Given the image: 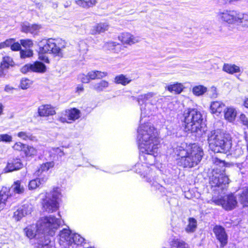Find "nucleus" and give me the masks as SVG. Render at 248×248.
Masks as SVG:
<instances>
[{
  "mask_svg": "<svg viewBox=\"0 0 248 248\" xmlns=\"http://www.w3.org/2000/svg\"><path fill=\"white\" fill-rule=\"evenodd\" d=\"M158 100L159 97L152 92L140 95L137 98L141 110L140 124L137 130L139 158L141 162L148 166H152L155 162L160 140L153 125L149 122L142 124V120L156 111Z\"/></svg>",
  "mask_w": 248,
  "mask_h": 248,
  "instance_id": "nucleus-1",
  "label": "nucleus"
},
{
  "mask_svg": "<svg viewBox=\"0 0 248 248\" xmlns=\"http://www.w3.org/2000/svg\"><path fill=\"white\" fill-rule=\"evenodd\" d=\"M61 224L59 218L50 215L41 218L36 224L28 226L24 229L26 236L33 239L34 248H51L52 237Z\"/></svg>",
  "mask_w": 248,
  "mask_h": 248,
  "instance_id": "nucleus-2",
  "label": "nucleus"
},
{
  "mask_svg": "<svg viewBox=\"0 0 248 248\" xmlns=\"http://www.w3.org/2000/svg\"><path fill=\"white\" fill-rule=\"evenodd\" d=\"M223 170L222 172L219 173L217 170H214L213 175L210 178V184L214 190L217 191L220 194L224 193V191L226 190L229 184V179ZM211 203H214L217 205H221L223 209L230 211L234 209L237 203L236 198L232 194L217 196H213Z\"/></svg>",
  "mask_w": 248,
  "mask_h": 248,
  "instance_id": "nucleus-3",
  "label": "nucleus"
},
{
  "mask_svg": "<svg viewBox=\"0 0 248 248\" xmlns=\"http://www.w3.org/2000/svg\"><path fill=\"white\" fill-rule=\"evenodd\" d=\"M173 152L179 158L177 163L184 168H193L201 161L203 155L202 149L196 143H178L173 146Z\"/></svg>",
  "mask_w": 248,
  "mask_h": 248,
  "instance_id": "nucleus-4",
  "label": "nucleus"
},
{
  "mask_svg": "<svg viewBox=\"0 0 248 248\" xmlns=\"http://www.w3.org/2000/svg\"><path fill=\"white\" fill-rule=\"evenodd\" d=\"M185 129L197 136L202 137L207 130L201 112L195 108H188L183 113Z\"/></svg>",
  "mask_w": 248,
  "mask_h": 248,
  "instance_id": "nucleus-5",
  "label": "nucleus"
},
{
  "mask_svg": "<svg viewBox=\"0 0 248 248\" xmlns=\"http://www.w3.org/2000/svg\"><path fill=\"white\" fill-rule=\"evenodd\" d=\"M207 136L210 148L214 152H226L232 147V140L228 134L214 130L210 131Z\"/></svg>",
  "mask_w": 248,
  "mask_h": 248,
  "instance_id": "nucleus-6",
  "label": "nucleus"
},
{
  "mask_svg": "<svg viewBox=\"0 0 248 248\" xmlns=\"http://www.w3.org/2000/svg\"><path fill=\"white\" fill-rule=\"evenodd\" d=\"M134 171L140 174L145 181L151 185V190L160 193L165 192V188L160 185L156 180L154 172L150 168L149 166L141 163L136 164L134 168Z\"/></svg>",
  "mask_w": 248,
  "mask_h": 248,
  "instance_id": "nucleus-7",
  "label": "nucleus"
},
{
  "mask_svg": "<svg viewBox=\"0 0 248 248\" xmlns=\"http://www.w3.org/2000/svg\"><path fill=\"white\" fill-rule=\"evenodd\" d=\"M38 46L39 59L46 63H49V59L45 55L46 53L53 54L59 57L62 56V52L60 47L58 46L55 40L52 38L43 39L40 41Z\"/></svg>",
  "mask_w": 248,
  "mask_h": 248,
  "instance_id": "nucleus-8",
  "label": "nucleus"
},
{
  "mask_svg": "<svg viewBox=\"0 0 248 248\" xmlns=\"http://www.w3.org/2000/svg\"><path fill=\"white\" fill-rule=\"evenodd\" d=\"M62 195L59 187H54L49 192H46L42 199L43 209L46 212L52 213L56 211L59 207V201Z\"/></svg>",
  "mask_w": 248,
  "mask_h": 248,
  "instance_id": "nucleus-9",
  "label": "nucleus"
},
{
  "mask_svg": "<svg viewBox=\"0 0 248 248\" xmlns=\"http://www.w3.org/2000/svg\"><path fill=\"white\" fill-rule=\"evenodd\" d=\"M53 161L47 162L41 165L38 169L35 171V175L38 177L30 181L28 187L30 190H32L39 187L40 185L45 184L48 177L47 171L54 167Z\"/></svg>",
  "mask_w": 248,
  "mask_h": 248,
  "instance_id": "nucleus-10",
  "label": "nucleus"
},
{
  "mask_svg": "<svg viewBox=\"0 0 248 248\" xmlns=\"http://www.w3.org/2000/svg\"><path fill=\"white\" fill-rule=\"evenodd\" d=\"M80 111L76 108L66 109L62 111L58 120L62 123L71 124L80 117Z\"/></svg>",
  "mask_w": 248,
  "mask_h": 248,
  "instance_id": "nucleus-11",
  "label": "nucleus"
},
{
  "mask_svg": "<svg viewBox=\"0 0 248 248\" xmlns=\"http://www.w3.org/2000/svg\"><path fill=\"white\" fill-rule=\"evenodd\" d=\"M73 233L71 230L68 229H63L61 231L59 234L60 245L63 248L71 246Z\"/></svg>",
  "mask_w": 248,
  "mask_h": 248,
  "instance_id": "nucleus-12",
  "label": "nucleus"
},
{
  "mask_svg": "<svg viewBox=\"0 0 248 248\" xmlns=\"http://www.w3.org/2000/svg\"><path fill=\"white\" fill-rule=\"evenodd\" d=\"M238 12L233 10H224L217 14L218 18L228 24H235Z\"/></svg>",
  "mask_w": 248,
  "mask_h": 248,
  "instance_id": "nucleus-13",
  "label": "nucleus"
},
{
  "mask_svg": "<svg viewBox=\"0 0 248 248\" xmlns=\"http://www.w3.org/2000/svg\"><path fill=\"white\" fill-rule=\"evenodd\" d=\"M21 71L23 73H26L30 71L37 73H44L46 71V66L42 62L37 61L32 64L29 63L26 64L21 68Z\"/></svg>",
  "mask_w": 248,
  "mask_h": 248,
  "instance_id": "nucleus-14",
  "label": "nucleus"
},
{
  "mask_svg": "<svg viewBox=\"0 0 248 248\" xmlns=\"http://www.w3.org/2000/svg\"><path fill=\"white\" fill-rule=\"evenodd\" d=\"M213 232L217 239L219 241L221 246L223 247L227 243L228 236L225 229L220 226L216 225L213 229Z\"/></svg>",
  "mask_w": 248,
  "mask_h": 248,
  "instance_id": "nucleus-15",
  "label": "nucleus"
},
{
  "mask_svg": "<svg viewBox=\"0 0 248 248\" xmlns=\"http://www.w3.org/2000/svg\"><path fill=\"white\" fill-rule=\"evenodd\" d=\"M23 166V165L19 158L10 159L8 160L4 170L5 172L13 171L21 169Z\"/></svg>",
  "mask_w": 248,
  "mask_h": 248,
  "instance_id": "nucleus-16",
  "label": "nucleus"
},
{
  "mask_svg": "<svg viewBox=\"0 0 248 248\" xmlns=\"http://www.w3.org/2000/svg\"><path fill=\"white\" fill-rule=\"evenodd\" d=\"M38 113L41 117H46L54 115L56 114L54 108L50 105H43L39 107Z\"/></svg>",
  "mask_w": 248,
  "mask_h": 248,
  "instance_id": "nucleus-17",
  "label": "nucleus"
},
{
  "mask_svg": "<svg viewBox=\"0 0 248 248\" xmlns=\"http://www.w3.org/2000/svg\"><path fill=\"white\" fill-rule=\"evenodd\" d=\"M119 40L123 44L131 45L139 41V38L135 37L132 34L128 32L122 33L118 37Z\"/></svg>",
  "mask_w": 248,
  "mask_h": 248,
  "instance_id": "nucleus-18",
  "label": "nucleus"
},
{
  "mask_svg": "<svg viewBox=\"0 0 248 248\" xmlns=\"http://www.w3.org/2000/svg\"><path fill=\"white\" fill-rule=\"evenodd\" d=\"M41 29V26L37 24H30L24 23L22 25V31L24 32H30L32 34H36Z\"/></svg>",
  "mask_w": 248,
  "mask_h": 248,
  "instance_id": "nucleus-19",
  "label": "nucleus"
},
{
  "mask_svg": "<svg viewBox=\"0 0 248 248\" xmlns=\"http://www.w3.org/2000/svg\"><path fill=\"white\" fill-rule=\"evenodd\" d=\"M12 194H22L25 191V187L20 180H16L14 182L11 187L9 188Z\"/></svg>",
  "mask_w": 248,
  "mask_h": 248,
  "instance_id": "nucleus-20",
  "label": "nucleus"
},
{
  "mask_svg": "<svg viewBox=\"0 0 248 248\" xmlns=\"http://www.w3.org/2000/svg\"><path fill=\"white\" fill-rule=\"evenodd\" d=\"M224 113L225 119L230 122H232L235 119L237 112L234 108L229 107L224 109Z\"/></svg>",
  "mask_w": 248,
  "mask_h": 248,
  "instance_id": "nucleus-21",
  "label": "nucleus"
},
{
  "mask_svg": "<svg viewBox=\"0 0 248 248\" xmlns=\"http://www.w3.org/2000/svg\"><path fill=\"white\" fill-rule=\"evenodd\" d=\"M225 105L220 101L212 102L210 105L211 112L218 115L224 110Z\"/></svg>",
  "mask_w": 248,
  "mask_h": 248,
  "instance_id": "nucleus-22",
  "label": "nucleus"
},
{
  "mask_svg": "<svg viewBox=\"0 0 248 248\" xmlns=\"http://www.w3.org/2000/svg\"><path fill=\"white\" fill-rule=\"evenodd\" d=\"M235 24L243 27H248V14L238 12Z\"/></svg>",
  "mask_w": 248,
  "mask_h": 248,
  "instance_id": "nucleus-23",
  "label": "nucleus"
},
{
  "mask_svg": "<svg viewBox=\"0 0 248 248\" xmlns=\"http://www.w3.org/2000/svg\"><path fill=\"white\" fill-rule=\"evenodd\" d=\"M13 196L10 189L7 187H2L0 191V201L7 204L8 199Z\"/></svg>",
  "mask_w": 248,
  "mask_h": 248,
  "instance_id": "nucleus-24",
  "label": "nucleus"
},
{
  "mask_svg": "<svg viewBox=\"0 0 248 248\" xmlns=\"http://www.w3.org/2000/svg\"><path fill=\"white\" fill-rule=\"evenodd\" d=\"M222 70L230 74H233L241 72L240 68L238 66L234 64L231 63H224L223 66Z\"/></svg>",
  "mask_w": 248,
  "mask_h": 248,
  "instance_id": "nucleus-25",
  "label": "nucleus"
},
{
  "mask_svg": "<svg viewBox=\"0 0 248 248\" xmlns=\"http://www.w3.org/2000/svg\"><path fill=\"white\" fill-rule=\"evenodd\" d=\"M108 29V25L107 23H100L94 26L91 30L92 34L100 33L105 32Z\"/></svg>",
  "mask_w": 248,
  "mask_h": 248,
  "instance_id": "nucleus-26",
  "label": "nucleus"
},
{
  "mask_svg": "<svg viewBox=\"0 0 248 248\" xmlns=\"http://www.w3.org/2000/svg\"><path fill=\"white\" fill-rule=\"evenodd\" d=\"M86 244L85 239L78 233H74L73 234V239L72 240V245L71 246H83Z\"/></svg>",
  "mask_w": 248,
  "mask_h": 248,
  "instance_id": "nucleus-27",
  "label": "nucleus"
},
{
  "mask_svg": "<svg viewBox=\"0 0 248 248\" xmlns=\"http://www.w3.org/2000/svg\"><path fill=\"white\" fill-rule=\"evenodd\" d=\"M168 90L171 92L177 94L180 93L184 89V86L182 83H175L173 84L170 85L167 87Z\"/></svg>",
  "mask_w": 248,
  "mask_h": 248,
  "instance_id": "nucleus-28",
  "label": "nucleus"
},
{
  "mask_svg": "<svg viewBox=\"0 0 248 248\" xmlns=\"http://www.w3.org/2000/svg\"><path fill=\"white\" fill-rule=\"evenodd\" d=\"M131 80V78L126 77L123 74L116 76L114 78L115 83L117 84H120L124 86L129 83Z\"/></svg>",
  "mask_w": 248,
  "mask_h": 248,
  "instance_id": "nucleus-29",
  "label": "nucleus"
},
{
  "mask_svg": "<svg viewBox=\"0 0 248 248\" xmlns=\"http://www.w3.org/2000/svg\"><path fill=\"white\" fill-rule=\"evenodd\" d=\"M108 82L106 80H101L98 83L92 85L93 89L98 92L104 91L108 87Z\"/></svg>",
  "mask_w": 248,
  "mask_h": 248,
  "instance_id": "nucleus-30",
  "label": "nucleus"
},
{
  "mask_svg": "<svg viewBox=\"0 0 248 248\" xmlns=\"http://www.w3.org/2000/svg\"><path fill=\"white\" fill-rule=\"evenodd\" d=\"M88 76L90 79H94L95 78H102L105 77L107 74L106 72L99 71H92L88 73Z\"/></svg>",
  "mask_w": 248,
  "mask_h": 248,
  "instance_id": "nucleus-31",
  "label": "nucleus"
},
{
  "mask_svg": "<svg viewBox=\"0 0 248 248\" xmlns=\"http://www.w3.org/2000/svg\"><path fill=\"white\" fill-rule=\"evenodd\" d=\"M97 0H78L75 2L79 6L83 8H88L95 5Z\"/></svg>",
  "mask_w": 248,
  "mask_h": 248,
  "instance_id": "nucleus-32",
  "label": "nucleus"
},
{
  "mask_svg": "<svg viewBox=\"0 0 248 248\" xmlns=\"http://www.w3.org/2000/svg\"><path fill=\"white\" fill-rule=\"evenodd\" d=\"M239 200L244 206H248V187L243 190L239 197Z\"/></svg>",
  "mask_w": 248,
  "mask_h": 248,
  "instance_id": "nucleus-33",
  "label": "nucleus"
},
{
  "mask_svg": "<svg viewBox=\"0 0 248 248\" xmlns=\"http://www.w3.org/2000/svg\"><path fill=\"white\" fill-rule=\"evenodd\" d=\"M17 136L24 140H34L35 139V137L31 133L27 131L19 132Z\"/></svg>",
  "mask_w": 248,
  "mask_h": 248,
  "instance_id": "nucleus-34",
  "label": "nucleus"
},
{
  "mask_svg": "<svg viewBox=\"0 0 248 248\" xmlns=\"http://www.w3.org/2000/svg\"><path fill=\"white\" fill-rule=\"evenodd\" d=\"M197 228V221L194 218H189L188 224L186 228V231L187 232H194Z\"/></svg>",
  "mask_w": 248,
  "mask_h": 248,
  "instance_id": "nucleus-35",
  "label": "nucleus"
},
{
  "mask_svg": "<svg viewBox=\"0 0 248 248\" xmlns=\"http://www.w3.org/2000/svg\"><path fill=\"white\" fill-rule=\"evenodd\" d=\"M207 91L206 87L202 85H198L194 87L192 92L196 96H200L203 95Z\"/></svg>",
  "mask_w": 248,
  "mask_h": 248,
  "instance_id": "nucleus-36",
  "label": "nucleus"
},
{
  "mask_svg": "<svg viewBox=\"0 0 248 248\" xmlns=\"http://www.w3.org/2000/svg\"><path fill=\"white\" fill-rule=\"evenodd\" d=\"M19 208L22 210L25 217L31 214L32 211V205L29 203L23 204Z\"/></svg>",
  "mask_w": 248,
  "mask_h": 248,
  "instance_id": "nucleus-37",
  "label": "nucleus"
},
{
  "mask_svg": "<svg viewBox=\"0 0 248 248\" xmlns=\"http://www.w3.org/2000/svg\"><path fill=\"white\" fill-rule=\"evenodd\" d=\"M0 65L4 67L9 68L10 66L14 65L13 59L9 56L4 57Z\"/></svg>",
  "mask_w": 248,
  "mask_h": 248,
  "instance_id": "nucleus-38",
  "label": "nucleus"
},
{
  "mask_svg": "<svg viewBox=\"0 0 248 248\" xmlns=\"http://www.w3.org/2000/svg\"><path fill=\"white\" fill-rule=\"evenodd\" d=\"M31 83L29 79L22 78L20 81V87L22 89H26L30 86Z\"/></svg>",
  "mask_w": 248,
  "mask_h": 248,
  "instance_id": "nucleus-39",
  "label": "nucleus"
},
{
  "mask_svg": "<svg viewBox=\"0 0 248 248\" xmlns=\"http://www.w3.org/2000/svg\"><path fill=\"white\" fill-rule=\"evenodd\" d=\"M12 137L8 134H0V142H10L12 141Z\"/></svg>",
  "mask_w": 248,
  "mask_h": 248,
  "instance_id": "nucleus-40",
  "label": "nucleus"
},
{
  "mask_svg": "<svg viewBox=\"0 0 248 248\" xmlns=\"http://www.w3.org/2000/svg\"><path fill=\"white\" fill-rule=\"evenodd\" d=\"M24 217L25 216L20 208L17 209L14 213L13 217L16 221H19Z\"/></svg>",
  "mask_w": 248,
  "mask_h": 248,
  "instance_id": "nucleus-41",
  "label": "nucleus"
},
{
  "mask_svg": "<svg viewBox=\"0 0 248 248\" xmlns=\"http://www.w3.org/2000/svg\"><path fill=\"white\" fill-rule=\"evenodd\" d=\"M20 53L21 58L23 59L30 57L32 56L33 54V51L31 49L21 50Z\"/></svg>",
  "mask_w": 248,
  "mask_h": 248,
  "instance_id": "nucleus-42",
  "label": "nucleus"
},
{
  "mask_svg": "<svg viewBox=\"0 0 248 248\" xmlns=\"http://www.w3.org/2000/svg\"><path fill=\"white\" fill-rule=\"evenodd\" d=\"M21 45L25 47H31L33 46V43L31 39H23L20 40Z\"/></svg>",
  "mask_w": 248,
  "mask_h": 248,
  "instance_id": "nucleus-43",
  "label": "nucleus"
},
{
  "mask_svg": "<svg viewBox=\"0 0 248 248\" xmlns=\"http://www.w3.org/2000/svg\"><path fill=\"white\" fill-rule=\"evenodd\" d=\"M79 50L82 53H86L87 51L88 46L84 41H80L79 43Z\"/></svg>",
  "mask_w": 248,
  "mask_h": 248,
  "instance_id": "nucleus-44",
  "label": "nucleus"
},
{
  "mask_svg": "<svg viewBox=\"0 0 248 248\" xmlns=\"http://www.w3.org/2000/svg\"><path fill=\"white\" fill-rule=\"evenodd\" d=\"M116 43L114 42H107L105 44L104 47L105 49L113 52L114 47H115Z\"/></svg>",
  "mask_w": 248,
  "mask_h": 248,
  "instance_id": "nucleus-45",
  "label": "nucleus"
},
{
  "mask_svg": "<svg viewBox=\"0 0 248 248\" xmlns=\"http://www.w3.org/2000/svg\"><path fill=\"white\" fill-rule=\"evenodd\" d=\"M8 68L4 67L2 65H0V77L7 78L8 77Z\"/></svg>",
  "mask_w": 248,
  "mask_h": 248,
  "instance_id": "nucleus-46",
  "label": "nucleus"
},
{
  "mask_svg": "<svg viewBox=\"0 0 248 248\" xmlns=\"http://www.w3.org/2000/svg\"><path fill=\"white\" fill-rule=\"evenodd\" d=\"M26 147V145L20 142H16L13 146L14 149L17 151H21L24 149Z\"/></svg>",
  "mask_w": 248,
  "mask_h": 248,
  "instance_id": "nucleus-47",
  "label": "nucleus"
},
{
  "mask_svg": "<svg viewBox=\"0 0 248 248\" xmlns=\"http://www.w3.org/2000/svg\"><path fill=\"white\" fill-rule=\"evenodd\" d=\"M78 78L82 83H86L90 81V78L88 76V74L87 75L83 74H80L79 75Z\"/></svg>",
  "mask_w": 248,
  "mask_h": 248,
  "instance_id": "nucleus-48",
  "label": "nucleus"
},
{
  "mask_svg": "<svg viewBox=\"0 0 248 248\" xmlns=\"http://www.w3.org/2000/svg\"><path fill=\"white\" fill-rule=\"evenodd\" d=\"M14 42H15V40L14 39H7L4 42H1L2 45L3 46V48L10 46L11 47Z\"/></svg>",
  "mask_w": 248,
  "mask_h": 248,
  "instance_id": "nucleus-49",
  "label": "nucleus"
},
{
  "mask_svg": "<svg viewBox=\"0 0 248 248\" xmlns=\"http://www.w3.org/2000/svg\"><path fill=\"white\" fill-rule=\"evenodd\" d=\"M125 48V46L116 43L115 47H114L113 52L118 53L123 50Z\"/></svg>",
  "mask_w": 248,
  "mask_h": 248,
  "instance_id": "nucleus-50",
  "label": "nucleus"
},
{
  "mask_svg": "<svg viewBox=\"0 0 248 248\" xmlns=\"http://www.w3.org/2000/svg\"><path fill=\"white\" fill-rule=\"evenodd\" d=\"M240 121L243 124L248 127V119L246 116L244 114H241L239 117Z\"/></svg>",
  "mask_w": 248,
  "mask_h": 248,
  "instance_id": "nucleus-51",
  "label": "nucleus"
},
{
  "mask_svg": "<svg viewBox=\"0 0 248 248\" xmlns=\"http://www.w3.org/2000/svg\"><path fill=\"white\" fill-rule=\"evenodd\" d=\"M11 49L13 51H18L21 49V43L19 44L17 42L15 43L14 42L11 46Z\"/></svg>",
  "mask_w": 248,
  "mask_h": 248,
  "instance_id": "nucleus-52",
  "label": "nucleus"
},
{
  "mask_svg": "<svg viewBox=\"0 0 248 248\" xmlns=\"http://www.w3.org/2000/svg\"><path fill=\"white\" fill-rule=\"evenodd\" d=\"M54 151L55 152V153L57 154V155L60 157H62L64 155L63 151H62L61 149L59 148H57L54 150Z\"/></svg>",
  "mask_w": 248,
  "mask_h": 248,
  "instance_id": "nucleus-53",
  "label": "nucleus"
},
{
  "mask_svg": "<svg viewBox=\"0 0 248 248\" xmlns=\"http://www.w3.org/2000/svg\"><path fill=\"white\" fill-rule=\"evenodd\" d=\"M210 91L212 92L211 96L212 97H214V98L217 97V93L216 88H215V87H212L210 89Z\"/></svg>",
  "mask_w": 248,
  "mask_h": 248,
  "instance_id": "nucleus-54",
  "label": "nucleus"
},
{
  "mask_svg": "<svg viewBox=\"0 0 248 248\" xmlns=\"http://www.w3.org/2000/svg\"><path fill=\"white\" fill-rule=\"evenodd\" d=\"M6 205V203L0 201V212L5 208Z\"/></svg>",
  "mask_w": 248,
  "mask_h": 248,
  "instance_id": "nucleus-55",
  "label": "nucleus"
},
{
  "mask_svg": "<svg viewBox=\"0 0 248 248\" xmlns=\"http://www.w3.org/2000/svg\"><path fill=\"white\" fill-rule=\"evenodd\" d=\"M14 88L10 86L9 85H6L5 87L4 90L5 91L8 92L11 90H12Z\"/></svg>",
  "mask_w": 248,
  "mask_h": 248,
  "instance_id": "nucleus-56",
  "label": "nucleus"
},
{
  "mask_svg": "<svg viewBox=\"0 0 248 248\" xmlns=\"http://www.w3.org/2000/svg\"><path fill=\"white\" fill-rule=\"evenodd\" d=\"M83 91V87L82 85H78L77 87V92H82Z\"/></svg>",
  "mask_w": 248,
  "mask_h": 248,
  "instance_id": "nucleus-57",
  "label": "nucleus"
},
{
  "mask_svg": "<svg viewBox=\"0 0 248 248\" xmlns=\"http://www.w3.org/2000/svg\"><path fill=\"white\" fill-rule=\"evenodd\" d=\"M222 1H223V2L225 3H232V2H235V0H222Z\"/></svg>",
  "mask_w": 248,
  "mask_h": 248,
  "instance_id": "nucleus-58",
  "label": "nucleus"
},
{
  "mask_svg": "<svg viewBox=\"0 0 248 248\" xmlns=\"http://www.w3.org/2000/svg\"><path fill=\"white\" fill-rule=\"evenodd\" d=\"M244 105L246 108H248V98L245 99Z\"/></svg>",
  "mask_w": 248,
  "mask_h": 248,
  "instance_id": "nucleus-59",
  "label": "nucleus"
},
{
  "mask_svg": "<svg viewBox=\"0 0 248 248\" xmlns=\"http://www.w3.org/2000/svg\"><path fill=\"white\" fill-rule=\"evenodd\" d=\"M244 163H238L237 164V167L239 168L240 169H241L243 166Z\"/></svg>",
  "mask_w": 248,
  "mask_h": 248,
  "instance_id": "nucleus-60",
  "label": "nucleus"
},
{
  "mask_svg": "<svg viewBox=\"0 0 248 248\" xmlns=\"http://www.w3.org/2000/svg\"><path fill=\"white\" fill-rule=\"evenodd\" d=\"M3 112V106L1 103H0V115Z\"/></svg>",
  "mask_w": 248,
  "mask_h": 248,
  "instance_id": "nucleus-61",
  "label": "nucleus"
},
{
  "mask_svg": "<svg viewBox=\"0 0 248 248\" xmlns=\"http://www.w3.org/2000/svg\"><path fill=\"white\" fill-rule=\"evenodd\" d=\"M53 7L54 8H56L57 7V4L56 3H54L53 4Z\"/></svg>",
  "mask_w": 248,
  "mask_h": 248,
  "instance_id": "nucleus-62",
  "label": "nucleus"
},
{
  "mask_svg": "<svg viewBox=\"0 0 248 248\" xmlns=\"http://www.w3.org/2000/svg\"><path fill=\"white\" fill-rule=\"evenodd\" d=\"M2 46H3L2 45V43H1H1H0V49H2V48H3Z\"/></svg>",
  "mask_w": 248,
  "mask_h": 248,
  "instance_id": "nucleus-63",
  "label": "nucleus"
},
{
  "mask_svg": "<svg viewBox=\"0 0 248 248\" xmlns=\"http://www.w3.org/2000/svg\"><path fill=\"white\" fill-rule=\"evenodd\" d=\"M69 5V3H67V4L64 5V6H65V7H67Z\"/></svg>",
  "mask_w": 248,
  "mask_h": 248,
  "instance_id": "nucleus-64",
  "label": "nucleus"
}]
</instances>
